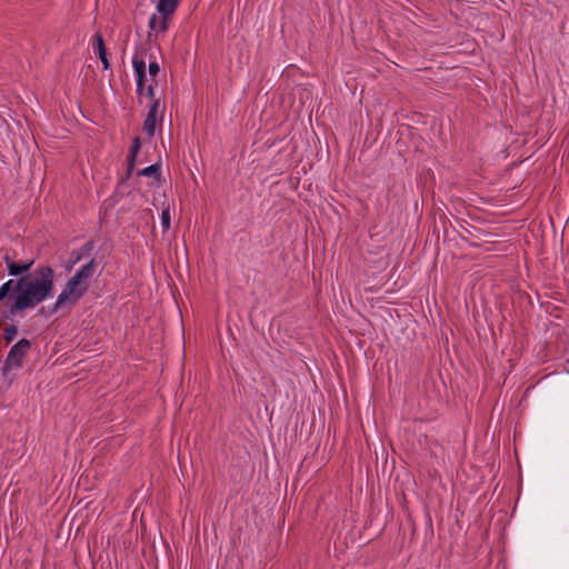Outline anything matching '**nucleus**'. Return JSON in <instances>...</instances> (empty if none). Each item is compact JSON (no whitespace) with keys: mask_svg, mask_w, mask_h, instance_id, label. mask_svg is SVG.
<instances>
[{"mask_svg":"<svg viewBox=\"0 0 569 569\" xmlns=\"http://www.w3.org/2000/svg\"><path fill=\"white\" fill-rule=\"evenodd\" d=\"M137 157H138V153L129 152L128 159H127V161H128L127 177H129L132 173V171L134 169V163H136Z\"/></svg>","mask_w":569,"mask_h":569,"instance_id":"nucleus-13","label":"nucleus"},{"mask_svg":"<svg viewBox=\"0 0 569 569\" xmlns=\"http://www.w3.org/2000/svg\"><path fill=\"white\" fill-rule=\"evenodd\" d=\"M147 91H148V96H149L152 100H154V99H153L154 90H153L152 84H150V86L148 87Z\"/></svg>","mask_w":569,"mask_h":569,"instance_id":"nucleus-18","label":"nucleus"},{"mask_svg":"<svg viewBox=\"0 0 569 569\" xmlns=\"http://www.w3.org/2000/svg\"><path fill=\"white\" fill-rule=\"evenodd\" d=\"M168 19L169 18H161V21L157 24V28H159L160 32H164L168 29Z\"/></svg>","mask_w":569,"mask_h":569,"instance_id":"nucleus-16","label":"nucleus"},{"mask_svg":"<svg viewBox=\"0 0 569 569\" xmlns=\"http://www.w3.org/2000/svg\"><path fill=\"white\" fill-rule=\"evenodd\" d=\"M178 3V0H159L157 10L163 18H170L174 13Z\"/></svg>","mask_w":569,"mask_h":569,"instance_id":"nucleus-8","label":"nucleus"},{"mask_svg":"<svg viewBox=\"0 0 569 569\" xmlns=\"http://www.w3.org/2000/svg\"><path fill=\"white\" fill-rule=\"evenodd\" d=\"M18 333V328L14 325H11L4 329L3 338L6 341L11 342Z\"/></svg>","mask_w":569,"mask_h":569,"instance_id":"nucleus-12","label":"nucleus"},{"mask_svg":"<svg viewBox=\"0 0 569 569\" xmlns=\"http://www.w3.org/2000/svg\"><path fill=\"white\" fill-rule=\"evenodd\" d=\"M160 109V100L156 99L152 101L150 109L147 113V117L143 121V131L148 134V137H153L157 128V118Z\"/></svg>","mask_w":569,"mask_h":569,"instance_id":"nucleus-4","label":"nucleus"},{"mask_svg":"<svg viewBox=\"0 0 569 569\" xmlns=\"http://www.w3.org/2000/svg\"><path fill=\"white\" fill-rule=\"evenodd\" d=\"M31 348V343L28 339H21L13 345L7 356L3 365V373H8L12 369L22 367L23 358L27 356Z\"/></svg>","mask_w":569,"mask_h":569,"instance_id":"nucleus-3","label":"nucleus"},{"mask_svg":"<svg viewBox=\"0 0 569 569\" xmlns=\"http://www.w3.org/2000/svg\"><path fill=\"white\" fill-rule=\"evenodd\" d=\"M161 226H162L163 232L168 231L169 228H170V211H169V207L162 209Z\"/></svg>","mask_w":569,"mask_h":569,"instance_id":"nucleus-11","label":"nucleus"},{"mask_svg":"<svg viewBox=\"0 0 569 569\" xmlns=\"http://www.w3.org/2000/svg\"><path fill=\"white\" fill-rule=\"evenodd\" d=\"M96 270V261L91 259L88 263L82 266L71 278L78 281L80 284L89 288V280L92 278Z\"/></svg>","mask_w":569,"mask_h":569,"instance_id":"nucleus-6","label":"nucleus"},{"mask_svg":"<svg viewBox=\"0 0 569 569\" xmlns=\"http://www.w3.org/2000/svg\"><path fill=\"white\" fill-rule=\"evenodd\" d=\"M140 148H141V141H140V138L139 137H136L132 141V146L130 148V152L131 153H139L140 151Z\"/></svg>","mask_w":569,"mask_h":569,"instance_id":"nucleus-14","label":"nucleus"},{"mask_svg":"<svg viewBox=\"0 0 569 569\" xmlns=\"http://www.w3.org/2000/svg\"><path fill=\"white\" fill-rule=\"evenodd\" d=\"M3 260L7 264L8 273L10 276H21L22 277V276H24L23 273L28 272L34 263L33 259L26 261V262H16L8 253L3 257Z\"/></svg>","mask_w":569,"mask_h":569,"instance_id":"nucleus-5","label":"nucleus"},{"mask_svg":"<svg viewBox=\"0 0 569 569\" xmlns=\"http://www.w3.org/2000/svg\"><path fill=\"white\" fill-rule=\"evenodd\" d=\"M160 164L154 163L139 171V176L153 177L154 179H160Z\"/></svg>","mask_w":569,"mask_h":569,"instance_id":"nucleus-10","label":"nucleus"},{"mask_svg":"<svg viewBox=\"0 0 569 569\" xmlns=\"http://www.w3.org/2000/svg\"><path fill=\"white\" fill-rule=\"evenodd\" d=\"M132 64L134 68V72L137 74V91L139 94H141L143 89V81L146 79V62L143 61V59H140L137 56H134Z\"/></svg>","mask_w":569,"mask_h":569,"instance_id":"nucleus-7","label":"nucleus"},{"mask_svg":"<svg viewBox=\"0 0 569 569\" xmlns=\"http://www.w3.org/2000/svg\"><path fill=\"white\" fill-rule=\"evenodd\" d=\"M148 69L151 77H156L160 71L159 64L156 61L150 62Z\"/></svg>","mask_w":569,"mask_h":569,"instance_id":"nucleus-15","label":"nucleus"},{"mask_svg":"<svg viewBox=\"0 0 569 569\" xmlns=\"http://www.w3.org/2000/svg\"><path fill=\"white\" fill-rule=\"evenodd\" d=\"M157 24H158V17H157V14H153L149 20V28L154 30V29H157Z\"/></svg>","mask_w":569,"mask_h":569,"instance_id":"nucleus-17","label":"nucleus"},{"mask_svg":"<svg viewBox=\"0 0 569 569\" xmlns=\"http://www.w3.org/2000/svg\"><path fill=\"white\" fill-rule=\"evenodd\" d=\"M53 269L49 266H41L34 272L22 276L17 281L8 280L0 287V301L14 290L17 296L9 308L11 315L34 308L53 296Z\"/></svg>","mask_w":569,"mask_h":569,"instance_id":"nucleus-1","label":"nucleus"},{"mask_svg":"<svg viewBox=\"0 0 569 569\" xmlns=\"http://www.w3.org/2000/svg\"><path fill=\"white\" fill-rule=\"evenodd\" d=\"M86 292V286H82L74 279L70 278L62 292L58 296V299L51 309V313H54L66 307L71 308L76 306Z\"/></svg>","mask_w":569,"mask_h":569,"instance_id":"nucleus-2","label":"nucleus"},{"mask_svg":"<svg viewBox=\"0 0 569 569\" xmlns=\"http://www.w3.org/2000/svg\"><path fill=\"white\" fill-rule=\"evenodd\" d=\"M96 48H97V51H98V54H99V58L103 64V68L107 70L109 69L110 67V63H109V60L107 58V49H106V46H104V41L101 37L100 33H97L96 34Z\"/></svg>","mask_w":569,"mask_h":569,"instance_id":"nucleus-9","label":"nucleus"}]
</instances>
